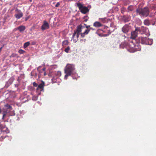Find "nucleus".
I'll return each instance as SVG.
<instances>
[{"label":"nucleus","mask_w":156,"mask_h":156,"mask_svg":"<svg viewBox=\"0 0 156 156\" xmlns=\"http://www.w3.org/2000/svg\"><path fill=\"white\" fill-rule=\"evenodd\" d=\"M77 6L80 12L82 13L86 14L89 11V10L87 7L83 6L80 3H77Z\"/></svg>","instance_id":"nucleus-5"},{"label":"nucleus","mask_w":156,"mask_h":156,"mask_svg":"<svg viewBox=\"0 0 156 156\" xmlns=\"http://www.w3.org/2000/svg\"><path fill=\"white\" fill-rule=\"evenodd\" d=\"M32 0H30V1L31 2Z\"/></svg>","instance_id":"nucleus-46"},{"label":"nucleus","mask_w":156,"mask_h":156,"mask_svg":"<svg viewBox=\"0 0 156 156\" xmlns=\"http://www.w3.org/2000/svg\"><path fill=\"white\" fill-rule=\"evenodd\" d=\"M15 86L16 87H17L19 85L18 84H15Z\"/></svg>","instance_id":"nucleus-39"},{"label":"nucleus","mask_w":156,"mask_h":156,"mask_svg":"<svg viewBox=\"0 0 156 156\" xmlns=\"http://www.w3.org/2000/svg\"><path fill=\"white\" fill-rule=\"evenodd\" d=\"M80 34L76 33V35L73 37V35L72 36V39L74 43H76L78 40V37Z\"/></svg>","instance_id":"nucleus-14"},{"label":"nucleus","mask_w":156,"mask_h":156,"mask_svg":"<svg viewBox=\"0 0 156 156\" xmlns=\"http://www.w3.org/2000/svg\"><path fill=\"white\" fill-rule=\"evenodd\" d=\"M60 3L59 2H57L56 5H55V6L56 7H57L59 6L60 5Z\"/></svg>","instance_id":"nucleus-36"},{"label":"nucleus","mask_w":156,"mask_h":156,"mask_svg":"<svg viewBox=\"0 0 156 156\" xmlns=\"http://www.w3.org/2000/svg\"><path fill=\"white\" fill-rule=\"evenodd\" d=\"M75 39H76V37H75Z\"/></svg>","instance_id":"nucleus-49"},{"label":"nucleus","mask_w":156,"mask_h":156,"mask_svg":"<svg viewBox=\"0 0 156 156\" xmlns=\"http://www.w3.org/2000/svg\"><path fill=\"white\" fill-rule=\"evenodd\" d=\"M139 42L142 44L151 45L153 43V40L152 39L147 38L146 37H140L139 38Z\"/></svg>","instance_id":"nucleus-3"},{"label":"nucleus","mask_w":156,"mask_h":156,"mask_svg":"<svg viewBox=\"0 0 156 156\" xmlns=\"http://www.w3.org/2000/svg\"><path fill=\"white\" fill-rule=\"evenodd\" d=\"M2 112V109L0 107V114Z\"/></svg>","instance_id":"nucleus-42"},{"label":"nucleus","mask_w":156,"mask_h":156,"mask_svg":"<svg viewBox=\"0 0 156 156\" xmlns=\"http://www.w3.org/2000/svg\"><path fill=\"white\" fill-rule=\"evenodd\" d=\"M41 67V66H39V67H38L37 68V70H38L39 69H40Z\"/></svg>","instance_id":"nucleus-43"},{"label":"nucleus","mask_w":156,"mask_h":156,"mask_svg":"<svg viewBox=\"0 0 156 156\" xmlns=\"http://www.w3.org/2000/svg\"><path fill=\"white\" fill-rule=\"evenodd\" d=\"M18 52L20 54H23L25 52V51L22 49H20L19 50Z\"/></svg>","instance_id":"nucleus-27"},{"label":"nucleus","mask_w":156,"mask_h":156,"mask_svg":"<svg viewBox=\"0 0 156 156\" xmlns=\"http://www.w3.org/2000/svg\"><path fill=\"white\" fill-rule=\"evenodd\" d=\"M33 86L35 87H37L38 86L37 84L35 82H34L33 83Z\"/></svg>","instance_id":"nucleus-34"},{"label":"nucleus","mask_w":156,"mask_h":156,"mask_svg":"<svg viewBox=\"0 0 156 156\" xmlns=\"http://www.w3.org/2000/svg\"><path fill=\"white\" fill-rule=\"evenodd\" d=\"M122 21L125 22H128L130 20L131 17L130 15L128 14L124 15L121 16Z\"/></svg>","instance_id":"nucleus-9"},{"label":"nucleus","mask_w":156,"mask_h":156,"mask_svg":"<svg viewBox=\"0 0 156 156\" xmlns=\"http://www.w3.org/2000/svg\"><path fill=\"white\" fill-rule=\"evenodd\" d=\"M44 86V82L42 81L41 83H40L38 86L37 87V90H39L41 91L43 89V87Z\"/></svg>","instance_id":"nucleus-16"},{"label":"nucleus","mask_w":156,"mask_h":156,"mask_svg":"<svg viewBox=\"0 0 156 156\" xmlns=\"http://www.w3.org/2000/svg\"><path fill=\"white\" fill-rule=\"evenodd\" d=\"M72 77H73V79H74L76 78V77H73V76H72Z\"/></svg>","instance_id":"nucleus-45"},{"label":"nucleus","mask_w":156,"mask_h":156,"mask_svg":"<svg viewBox=\"0 0 156 156\" xmlns=\"http://www.w3.org/2000/svg\"><path fill=\"white\" fill-rule=\"evenodd\" d=\"M144 25L146 26H149L150 24V22L148 19H147L144 20Z\"/></svg>","instance_id":"nucleus-21"},{"label":"nucleus","mask_w":156,"mask_h":156,"mask_svg":"<svg viewBox=\"0 0 156 156\" xmlns=\"http://www.w3.org/2000/svg\"><path fill=\"white\" fill-rule=\"evenodd\" d=\"M2 88L0 89V93L2 91Z\"/></svg>","instance_id":"nucleus-44"},{"label":"nucleus","mask_w":156,"mask_h":156,"mask_svg":"<svg viewBox=\"0 0 156 156\" xmlns=\"http://www.w3.org/2000/svg\"><path fill=\"white\" fill-rule=\"evenodd\" d=\"M127 43L125 42H122L120 45V48H126L127 46Z\"/></svg>","instance_id":"nucleus-19"},{"label":"nucleus","mask_w":156,"mask_h":156,"mask_svg":"<svg viewBox=\"0 0 156 156\" xmlns=\"http://www.w3.org/2000/svg\"><path fill=\"white\" fill-rule=\"evenodd\" d=\"M139 33L142 34H145L148 37L150 35L148 29L147 27H137Z\"/></svg>","instance_id":"nucleus-4"},{"label":"nucleus","mask_w":156,"mask_h":156,"mask_svg":"<svg viewBox=\"0 0 156 156\" xmlns=\"http://www.w3.org/2000/svg\"><path fill=\"white\" fill-rule=\"evenodd\" d=\"M26 27L25 26L21 25L17 27L16 29V30H19L20 32L23 33Z\"/></svg>","instance_id":"nucleus-12"},{"label":"nucleus","mask_w":156,"mask_h":156,"mask_svg":"<svg viewBox=\"0 0 156 156\" xmlns=\"http://www.w3.org/2000/svg\"><path fill=\"white\" fill-rule=\"evenodd\" d=\"M5 125L4 124H1L0 123V130H1V132H5L6 133H8L9 132L8 131V129L6 128V130H2V129H4V128H5Z\"/></svg>","instance_id":"nucleus-18"},{"label":"nucleus","mask_w":156,"mask_h":156,"mask_svg":"<svg viewBox=\"0 0 156 156\" xmlns=\"http://www.w3.org/2000/svg\"><path fill=\"white\" fill-rule=\"evenodd\" d=\"M141 50V48H133V50H132V51H131V52H134L135 51H140Z\"/></svg>","instance_id":"nucleus-24"},{"label":"nucleus","mask_w":156,"mask_h":156,"mask_svg":"<svg viewBox=\"0 0 156 156\" xmlns=\"http://www.w3.org/2000/svg\"><path fill=\"white\" fill-rule=\"evenodd\" d=\"M68 43V41L67 40L64 41L62 42V44L63 45H67Z\"/></svg>","instance_id":"nucleus-28"},{"label":"nucleus","mask_w":156,"mask_h":156,"mask_svg":"<svg viewBox=\"0 0 156 156\" xmlns=\"http://www.w3.org/2000/svg\"><path fill=\"white\" fill-rule=\"evenodd\" d=\"M135 9V6L132 5L129 6L127 9V12H129L133 11Z\"/></svg>","instance_id":"nucleus-15"},{"label":"nucleus","mask_w":156,"mask_h":156,"mask_svg":"<svg viewBox=\"0 0 156 156\" xmlns=\"http://www.w3.org/2000/svg\"><path fill=\"white\" fill-rule=\"evenodd\" d=\"M93 26L95 27H101L102 25L100 22L96 21L94 23Z\"/></svg>","instance_id":"nucleus-20"},{"label":"nucleus","mask_w":156,"mask_h":156,"mask_svg":"<svg viewBox=\"0 0 156 156\" xmlns=\"http://www.w3.org/2000/svg\"><path fill=\"white\" fill-rule=\"evenodd\" d=\"M49 28V25L48 23L45 20L43 22V23L41 27V29L42 30L48 29Z\"/></svg>","instance_id":"nucleus-10"},{"label":"nucleus","mask_w":156,"mask_h":156,"mask_svg":"<svg viewBox=\"0 0 156 156\" xmlns=\"http://www.w3.org/2000/svg\"><path fill=\"white\" fill-rule=\"evenodd\" d=\"M37 96H34L32 97V100L33 101H36L37 99Z\"/></svg>","instance_id":"nucleus-29"},{"label":"nucleus","mask_w":156,"mask_h":156,"mask_svg":"<svg viewBox=\"0 0 156 156\" xmlns=\"http://www.w3.org/2000/svg\"><path fill=\"white\" fill-rule=\"evenodd\" d=\"M137 29V27H136L135 30L131 32V38L135 39L137 37L138 34L139 33V31Z\"/></svg>","instance_id":"nucleus-8"},{"label":"nucleus","mask_w":156,"mask_h":156,"mask_svg":"<svg viewBox=\"0 0 156 156\" xmlns=\"http://www.w3.org/2000/svg\"><path fill=\"white\" fill-rule=\"evenodd\" d=\"M46 75V74H45V73H44V75Z\"/></svg>","instance_id":"nucleus-48"},{"label":"nucleus","mask_w":156,"mask_h":156,"mask_svg":"<svg viewBox=\"0 0 156 156\" xmlns=\"http://www.w3.org/2000/svg\"><path fill=\"white\" fill-rule=\"evenodd\" d=\"M136 15H139L141 18H144L147 17L150 13V10L147 7L143 8H138L136 10Z\"/></svg>","instance_id":"nucleus-2"},{"label":"nucleus","mask_w":156,"mask_h":156,"mask_svg":"<svg viewBox=\"0 0 156 156\" xmlns=\"http://www.w3.org/2000/svg\"><path fill=\"white\" fill-rule=\"evenodd\" d=\"M14 80V78L13 77H11L6 83L4 87L6 88H8L12 83Z\"/></svg>","instance_id":"nucleus-11"},{"label":"nucleus","mask_w":156,"mask_h":156,"mask_svg":"<svg viewBox=\"0 0 156 156\" xmlns=\"http://www.w3.org/2000/svg\"><path fill=\"white\" fill-rule=\"evenodd\" d=\"M23 14L22 12L20 11L18 13L16 14L15 15V17L17 19H19L23 16Z\"/></svg>","instance_id":"nucleus-17"},{"label":"nucleus","mask_w":156,"mask_h":156,"mask_svg":"<svg viewBox=\"0 0 156 156\" xmlns=\"http://www.w3.org/2000/svg\"><path fill=\"white\" fill-rule=\"evenodd\" d=\"M133 18H134L135 17V16H133Z\"/></svg>","instance_id":"nucleus-47"},{"label":"nucleus","mask_w":156,"mask_h":156,"mask_svg":"<svg viewBox=\"0 0 156 156\" xmlns=\"http://www.w3.org/2000/svg\"><path fill=\"white\" fill-rule=\"evenodd\" d=\"M70 49V48L69 47H67V48H66L65 49V51L67 52L68 53L69 52V51Z\"/></svg>","instance_id":"nucleus-32"},{"label":"nucleus","mask_w":156,"mask_h":156,"mask_svg":"<svg viewBox=\"0 0 156 156\" xmlns=\"http://www.w3.org/2000/svg\"><path fill=\"white\" fill-rule=\"evenodd\" d=\"M84 25H86L85 24H84ZM86 26V27L87 28H89L90 27V26L89 25V26Z\"/></svg>","instance_id":"nucleus-38"},{"label":"nucleus","mask_w":156,"mask_h":156,"mask_svg":"<svg viewBox=\"0 0 156 156\" xmlns=\"http://www.w3.org/2000/svg\"><path fill=\"white\" fill-rule=\"evenodd\" d=\"M36 43L35 41H33L31 43L32 45H34L36 44Z\"/></svg>","instance_id":"nucleus-37"},{"label":"nucleus","mask_w":156,"mask_h":156,"mask_svg":"<svg viewBox=\"0 0 156 156\" xmlns=\"http://www.w3.org/2000/svg\"><path fill=\"white\" fill-rule=\"evenodd\" d=\"M84 27V26H83L82 24H80L77 27V29L75 30L73 34V37L75 36L76 34H81L82 31V30Z\"/></svg>","instance_id":"nucleus-7"},{"label":"nucleus","mask_w":156,"mask_h":156,"mask_svg":"<svg viewBox=\"0 0 156 156\" xmlns=\"http://www.w3.org/2000/svg\"><path fill=\"white\" fill-rule=\"evenodd\" d=\"M57 77H53L52 79H51L52 82V83H55L56 82V79H57Z\"/></svg>","instance_id":"nucleus-30"},{"label":"nucleus","mask_w":156,"mask_h":156,"mask_svg":"<svg viewBox=\"0 0 156 156\" xmlns=\"http://www.w3.org/2000/svg\"><path fill=\"white\" fill-rule=\"evenodd\" d=\"M90 31V30L89 29H86L85 30L84 32H83L84 34H85L86 35L87 34L89 33V32Z\"/></svg>","instance_id":"nucleus-31"},{"label":"nucleus","mask_w":156,"mask_h":156,"mask_svg":"<svg viewBox=\"0 0 156 156\" xmlns=\"http://www.w3.org/2000/svg\"><path fill=\"white\" fill-rule=\"evenodd\" d=\"M127 10H126V8L124 7H122L121 8V13L123 14H124V13L126 11L127 12Z\"/></svg>","instance_id":"nucleus-23"},{"label":"nucleus","mask_w":156,"mask_h":156,"mask_svg":"<svg viewBox=\"0 0 156 156\" xmlns=\"http://www.w3.org/2000/svg\"><path fill=\"white\" fill-rule=\"evenodd\" d=\"M131 29V27L129 24H126L122 28V31L124 33L127 34Z\"/></svg>","instance_id":"nucleus-6"},{"label":"nucleus","mask_w":156,"mask_h":156,"mask_svg":"<svg viewBox=\"0 0 156 156\" xmlns=\"http://www.w3.org/2000/svg\"><path fill=\"white\" fill-rule=\"evenodd\" d=\"M30 42L29 41H27L25 42L23 45V48H26L30 45Z\"/></svg>","instance_id":"nucleus-25"},{"label":"nucleus","mask_w":156,"mask_h":156,"mask_svg":"<svg viewBox=\"0 0 156 156\" xmlns=\"http://www.w3.org/2000/svg\"><path fill=\"white\" fill-rule=\"evenodd\" d=\"M5 109V110H8V112L12 109V107L8 104H6L5 105L4 108H3V110Z\"/></svg>","instance_id":"nucleus-13"},{"label":"nucleus","mask_w":156,"mask_h":156,"mask_svg":"<svg viewBox=\"0 0 156 156\" xmlns=\"http://www.w3.org/2000/svg\"><path fill=\"white\" fill-rule=\"evenodd\" d=\"M87 17H88L87 16H86L84 17H83L84 21L86 22L87 21V20H88V19L87 18Z\"/></svg>","instance_id":"nucleus-33"},{"label":"nucleus","mask_w":156,"mask_h":156,"mask_svg":"<svg viewBox=\"0 0 156 156\" xmlns=\"http://www.w3.org/2000/svg\"><path fill=\"white\" fill-rule=\"evenodd\" d=\"M61 75V73L60 71H58L56 74V75L57 76V77H59Z\"/></svg>","instance_id":"nucleus-26"},{"label":"nucleus","mask_w":156,"mask_h":156,"mask_svg":"<svg viewBox=\"0 0 156 156\" xmlns=\"http://www.w3.org/2000/svg\"><path fill=\"white\" fill-rule=\"evenodd\" d=\"M64 71L66 74L64 77L65 79H67L69 76L74 75L76 77L78 76L75 72L74 66L73 64H67L65 68Z\"/></svg>","instance_id":"nucleus-1"},{"label":"nucleus","mask_w":156,"mask_h":156,"mask_svg":"<svg viewBox=\"0 0 156 156\" xmlns=\"http://www.w3.org/2000/svg\"><path fill=\"white\" fill-rule=\"evenodd\" d=\"M81 37H85V35H86L84 33H81L80 34Z\"/></svg>","instance_id":"nucleus-35"},{"label":"nucleus","mask_w":156,"mask_h":156,"mask_svg":"<svg viewBox=\"0 0 156 156\" xmlns=\"http://www.w3.org/2000/svg\"><path fill=\"white\" fill-rule=\"evenodd\" d=\"M89 30H94V29L93 28H92V27H90V29H89Z\"/></svg>","instance_id":"nucleus-41"},{"label":"nucleus","mask_w":156,"mask_h":156,"mask_svg":"<svg viewBox=\"0 0 156 156\" xmlns=\"http://www.w3.org/2000/svg\"><path fill=\"white\" fill-rule=\"evenodd\" d=\"M8 113V110H5V109H4L3 112V116L2 118V119H4L5 116L6 115V114Z\"/></svg>","instance_id":"nucleus-22"},{"label":"nucleus","mask_w":156,"mask_h":156,"mask_svg":"<svg viewBox=\"0 0 156 156\" xmlns=\"http://www.w3.org/2000/svg\"><path fill=\"white\" fill-rule=\"evenodd\" d=\"M46 69V68H44L42 69V70L43 71H45Z\"/></svg>","instance_id":"nucleus-40"},{"label":"nucleus","mask_w":156,"mask_h":156,"mask_svg":"<svg viewBox=\"0 0 156 156\" xmlns=\"http://www.w3.org/2000/svg\"><path fill=\"white\" fill-rule=\"evenodd\" d=\"M15 115V113H14L13 115Z\"/></svg>","instance_id":"nucleus-50"}]
</instances>
